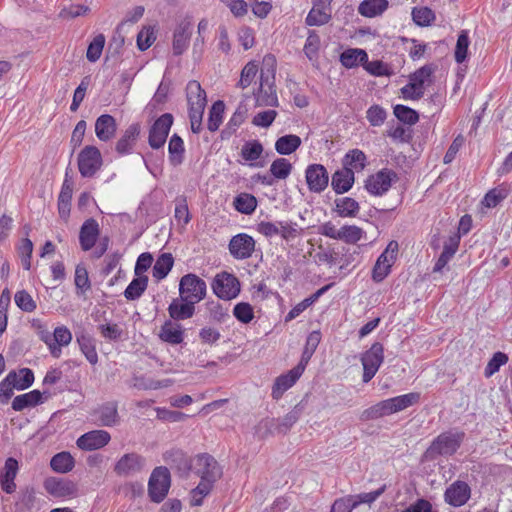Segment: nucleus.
I'll use <instances>...</instances> for the list:
<instances>
[{"mask_svg":"<svg viewBox=\"0 0 512 512\" xmlns=\"http://www.w3.org/2000/svg\"><path fill=\"white\" fill-rule=\"evenodd\" d=\"M365 70L373 76H390L392 70L390 66L380 60L368 61L364 65Z\"/></svg>","mask_w":512,"mask_h":512,"instance_id":"obj_58","label":"nucleus"},{"mask_svg":"<svg viewBox=\"0 0 512 512\" xmlns=\"http://www.w3.org/2000/svg\"><path fill=\"white\" fill-rule=\"evenodd\" d=\"M394 114L399 121L409 125H413L419 120L418 113L412 108L404 105H396L394 108Z\"/></svg>","mask_w":512,"mask_h":512,"instance_id":"obj_55","label":"nucleus"},{"mask_svg":"<svg viewBox=\"0 0 512 512\" xmlns=\"http://www.w3.org/2000/svg\"><path fill=\"white\" fill-rule=\"evenodd\" d=\"M195 472L202 479L217 480L222 476V469L214 457L200 454L195 459Z\"/></svg>","mask_w":512,"mask_h":512,"instance_id":"obj_16","label":"nucleus"},{"mask_svg":"<svg viewBox=\"0 0 512 512\" xmlns=\"http://www.w3.org/2000/svg\"><path fill=\"white\" fill-rule=\"evenodd\" d=\"M207 286L196 274H186L180 279L179 293L182 301L199 303L206 296Z\"/></svg>","mask_w":512,"mask_h":512,"instance_id":"obj_5","label":"nucleus"},{"mask_svg":"<svg viewBox=\"0 0 512 512\" xmlns=\"http://www.w3.org/2000/svg\"><path fill=\"white\" fill-rule=\"evenodd\" d=\"M33 381L34 374L32 370H30L29 368H23L19 371V373H16V379L14 382L16 384V389L24 390L30 387Z\"/></svg>","mask_w":512,"mask_h":512,"instance_id":"obj_63","label":"nucleus"},{"mask_svg":"<svg viewBox=\"0 0 512 512\" xmlns=\"http://www.w3.org/2000/svg\"><path fill=\"white\" fill-rule=\"evenodd\" d=\"M233 315L242 323H249L254 318L253 308L249 303L241 302L235 305Z\"/></svg>","mask_w":512,"mask_h":512,"instance_id":"obj_60","label":"nucleus"},{"mask_svg":"<svg viewBox=\"0 0 512 512\" xmlns=\"http://www.w3.org/2000/svg\"><path fill=\"white\" fill-rule=\"evenodd\" d=\"M321 340L320 332L313 331L309 334L306 340V346L304 349V352L302 354V358L300 362H303L305 366L307 365L309 359L311 358L312 354L315 352L317 346L319 345Z\"/></svg>","mask_w":512,"mask_h":512,"instance_id":"obj_57","label":"nucleus"},{"mask_svg":"<svg viewBox=\"0 0 512 512\" xmlns=\"http://www.w3.org/2000/svg\"><path fill=\"white\" fill-rule=\"evenodd\" d=\"M335 206L340 217H355L360 210L359 203L351 197L337 198Z\"/></svg>","mask_w":512,"mask_h":512,"instance_id":"obj_37","label":"nucleus"},{"mask_svg":"<svg viewBox=\"0 0 512 512\" xmlns=\"http://www.w3.org/2000/svg\"><path fill=\"white\" fill-rule=\"evenodd\" d=\"M105 45V36L103 34L96 35L88 46L86 57L90 62H96L103 51Z\"/></svg>","mask_w":512,"mask_h":512,"instance_id":"obj_54","label":"nucleus"},{"mask_svg":"<svg viewBox=\"0 0 512 512\" xmlns=\"http://www.w3.org/2000/svg\"><path fill=\"white\" fill-rule=\"evenodd\" d=\"M95 415H97L101 426L112 427L117 425L120 421L118 406L114 401L102 404L97 410H95Z\"/></svg>","mask_w":512,"mask_h":512,"instance_id":"obj_23","label":"nucleus"},{"mask_svg":"<svg viewBox=\"0 0 512 512\" xmlns=\"http://www.w3.org/2000/svg\"><path fill=\"white\" fill-rule=\"evenodd\" d=\"M465 434L459 431H446L438 435L427 448L424 458L429 461L439 456H451L461 446Z\"/></svg>","mask_w":512,"mask_h":512,"instance_id":"obj_3","label":"nucleus"},{"mask_svg":"<svg viewBox=\"0 0 512 512\" xmlns=\"http://www.w3.org/2000/svg\"><path fill=\"white\" fill-rule=\"evenodd\" d=\"M212 288L219 298L230 300L240 293V282L233 274L222 272L215 277Z\"/></svg>","mask_w":512,"mask_h":512,"instance_id":"obj_9","label":"nucleus"},{"mask_svg":"<svg viewBox=\"0 0 512 512\" xmlns=\"http://www.w3.org/2000/svg\"><path fill=\"white\" fill-rule=\"evenodd\" d=\"M386 111L379 105H373L367 110V119L372 126H380L386 119Z\"/></svg>","mask_w":512,"mask_h":512,"instance_id":"obj_64","label":"nucleus"},{"mask_svg":"<svg viewBox=\"0 0 512 512\" xmlns=\"http://www.w3.org/2000/svg\"><path fill=\"white\" fill-rule=\"evenodd\" d=\"M258 72V64L255 61L248 62L242 69L237 86L245 89L251 85Z\"/></svg>","mask_w":512,"mask_h":512,"instance_id":"obj_52","label":"nucleus"},{"mask_svg":"<svg viewBox=\"0 0 512 512\" xmlns=\"http://www.w3.org/2000/svg\"><path fill=\"white\" fill-rule=\"evenodd\" d=\"M72 341V333L66 326H58L54 329L50 354L59 358L62 354V347L68 346Z\"/></svg>","mask_w":512,"mask_h":512,"instance_id":"obj_24","label":"nucleus"},{"mask_svg":"<svg viewBox=\"0 0 512 512\" xmlns=\"http://www.w3.org/2000/svg\"><path fill=\"white\" fill-rule=\"evenodd\" d=\"M146 464L144 457L138 453H126L114 465V472L121 477H127L141 472Z\"/></svg>","mask_w":512,"mask_h":512,"instance_id":"obj_12","label":"nucleus"},{"mask_svg":"<svg viewBox=\"0 0 512 512\" xmlns=\"http://www.w3.org/2000/svg\"><path fill=\"white\" fill-rule=\"evenodd\" d=\"M264 64L270 65L271 70H268V72H270V75H265L264 72H261L260 87L258 89L257 94L255 95L256 105L277 107L279 105V102L276 86L274 84V56L266 55L264 57Z\"/></svg>","mask_w":512,"mask_h":512,"instance_id":"obj_4","label":"nucleus"},{"mask_svg":"<svg viewBox=\"0 0 512 512\" xmlns=\"http://www.w3.org/2000/svg\"><path fill=\"white\" fill-rule=\"evenodd\" d=\"M383 361V345L379 342H375L361 357L363 365V382L368 383L375 376Z\"/></svg>","mask_w":512,"mask_h":512,"instance_id":"obj_8","label":"nucleus"},{"mask_svg":"<svg viewBox=\"0 0 512 512\" xmlns=\"http://www.w3.org/2000/svg\"><path fill=\"white\" fill-rule=\"evenodd\" d=\"M433 71L431 66L425 65L410 76V82L424 92L425 87L432 83Z\"/></svg>","mask_w":512,"mask_h":512,"instance_id":"obj_45","label":"nucleus"},{"mask_svg":"<svg viewBox=\"0 0 512 512\" xmlns=\"http://www.w3.org/2000/svg\"><path fill=\"white\" fill-rule=\"evenodd\" d=\"M292 170L291 163L285 158L274 160L270 166L271 174L277 179H286Z\"/></svg>","mask_w":512,"mask_h":512,"instance_id":"obj_53","label":"nucleus"},{"mask_svg":"<svg viewBox=\"0 0 512 512\" xmlns=\"http://www.w3.org/2000/svg\"><path fill=\"white\" fill-rule=\"evenodd\" d=\"M301 138L294 134L279 137L275 142V150L281 155H290L301 145Z\"/></svg>","mask_w":512,"mask_h":512,"instance_id":"obj_32","label":"nucleus"},{"mask_svg":"<svg viewBox=\"0 0 512 512\" xmlns=\"http://www.w3.org/2000/svg\"><path fill=\"white\" fill-rule=\"evenodd\" d=\"M148 286L147 276H137L134 278L124 291L127 300H136L141 297Z\"/></svg>","mask_w":512,"mask_h":512,"instance_id":"obj_43","label":"nucleus"},{"mask_svg":"<svg viewBox=\"0 0 512 512\" xmlns=\"http://www.w3.org/2000/svg\"><path fill=\"white\" fill-rule=\"evenodd\" d=\"M255 250V240L248 234L240 233L233 236L229 242V251L236 259H247Z\"/></svg>","mask_w":512,"mask_h":512,"instance_id":"obj_14","label":"nucleus"},{"mask_svg":"<svg viewBox=\"0 0 512 512\" xmlns=\"http://www.w3.org/2000/svg\"><path fill=\"white\" fill-rule=\"evenodd\" d=\"M170 472L166 467L155 468L148 482V494L155 503H160L166 497L170 488Z\"/></svg>","mask_w":512,"mask_h":512,"instance_id":"obj_6","label":"nucleus"},{"mask_svg":"<svg viewBox=\"0 0 512 512\" xmlns=\"http://www.w3.org/2000/svg\"><path fill=\"white\" fill-rule=\"evenodd\" d=\"M170 162L176 166L182 163L184 153V143L180 136L174 134L168 144Z\"/></svg>","mask_w":512,"mask_h":512,"instance_id":"obj_46","label":"nucleus"},{"mask_svg":"<svg viewBox=\"0 0 512 512\" xmlns=\"http://www.w3.org/2000/svg\"><path fill=\"white\" fill-rule=\"evenodd\" d=\"M45 490L54 497H66L74 494L75 485L68 480L55 477L47 478L44 481Z\"/></svg>","mask_w":512,"mask_h":512,"instance_id":"obj_22","label":"nucleus"},{"mask_svg":"<svg viewBox=\"0 0 512 512\" xmlns=\"http://www.w3.org/2000/svg\"><path fill=\"white\" fill-rule=\"evenodd\" d=\"M508 362V356L503 352H496L485 368V376L490 377L499 371L500 367Z\"/></svg>","mask_w":512,"mask_h":512,"instance_id":"obj_61","label":"nucleus"},{"mask_svg":"<svg viewBox=\"0 0 512 512\" xmlns=\"http://www.w3.org/2000/svg\"><path fill=\"white\" fill-rule=\"evenodd\" d=\"M420 394L411 392L408 394L396 396L372 405L371 407L362 411L360 415L361 421H370L388 416L407 409L410 406L418 403Z\"/></svg>","mask_w":512,"mask_h":512,"instance_id":"obj_1","label":"nucleus"},{"mask_svg":"<svg viewBox=\"0 0 512 512\" xmlns=\"http://www.w3.org/2000/svg\"><path fill=\"white\" fill-rule=\"evenodd\" d=\"M168 312L174 320H185L194 315L195 303L174 299L168 307Z\"/></svg>","mask_w":512,"mask_h":512,"instance_id":"obj_30","label":"nucleus"},{"mask_svg":"<svg viewBox=\"0 0 512 512\" xmlns=\"http://www.w3.org/2000/svg\"><path fill=\"white\" fill-rule=\"evenodd\" d=\"M331 20V11L314 8L309 11L305 23L307 26H322Z\"/></svg>","mask_w":512,"mask_h":512,"instance_id":"obj_48","label":"nucleus"},{"mask_svg":"<svg viewBox=\"0 0 512 512\" xmlns=\"http://www.w3.org/2000/svg\"><path fill=\"white\" fill-rule=\"evenodd\" d=\"M388 7L387 0H364L358 7V12L365 17H375L382 14Z\"/></svg>","mask_w":512,"mask_h":512,"instance_id":"obj_34","label":"nucleus"},{"mask_svg":"<svg viewBox=\"0 0 512 512\" xmlns=\"http://www.w3.org/2000/svg\"><path fill=\"white\" fill-rule=\"evenodd\" d=\"M16 305L24 312H32L36 309V302L25 290L18 291L14 297Z\"/></svg>","mask_w":512,"mask_h":512,"instance_id":"obj_59","label":"nucleus"},{"mask_svg":"<svg viewBox=\"0 0 512 512\" xmlns=\"http://www.w3.org/2000/svg\"><path fill=\"white\" fill-rule=\"evenodd\" d=\"M16 372L11 371L6 378L0 382V402L6 404L13 395L15 384Z\"/></svg>","mask_w":512,"mask_h":512,"instance_id":"obj_50","label":"nucleus"},{"mask_svg":"<svg viewBox=\"0 0 512 512\" xmlns=\"http://www.w3.org/2000/svg\"><path fill=\"white\" fill-rule=\"evenodd\" d=\"M77 342L81 352L85 355L90 364L95 365L98 362V355L95 347L94 339L89 335H81L77 337Z\"/></svg>","mask_w":512,"mask_h":512,"instance_id":"obj_44","label":"nucleus"},{"mask_svg":"<svg viewBox=\"0 0 512 512\" xmlns=\"http://www.w3.org/2000/svg\"><path fill=\"white\" fill-rule=\"evenodd\" d=\"M111 440L110 433L105 430H92L81 435L77 441V447L84 451L101 449Z\"/></svg>","mask_w":512,"mask_h":512,"instance_id":"obj_15","label":"nucleus"},{"mask_svg":"<svg viewBox=\"0 0 512 512\" xmlns=\"http://www.w3.org/2000/svg\"><path fill=\"white\" fill-rule=\"evenodd\" d=\"M340 61L346 68H353L359 64L364 66L367 62V53L363 49H347L341 54Z\"/></svg>","mask_w":512,"mask_h":512,"instance_id":"obj_35","label":"nucleus"},{"mask_svg":"<svg viewBox=\"0 0 512 512\" xmlns=\"http://www.w3.org/2000/svg\"><path fill=\"white\" fill-rule=\"evenodd\" d=\"M73 193V182L68 176L66 171L65 179L62 184V188L58 197V211L59 215L63 219H67L70 214L71 200Z\"/></svg>","mask_w":512,"mask_h":512,"instance_id":"obj_25","label":"nucleus"},{"mask_svg":"<svg viewBox=\"0 0 512 512\" xmlns=\"http://www.w3.org/2000/svg\"><path fill=\"white\" fill-rule=\"evenodd\" d=\"M366 164V155L359 149L350 150L343 158V167L351 168L354 173L362 171Z\"/></svg>","mask_w":512,"mask_h":512,"instance_id":"obj_33","label":"nucleus"},{"mask_svg":"<svg viewBox=\"0 0 512 512\" xmlns=\"http://www.w3.org/2000/svg\"><path fill=\"white\" fill-rule=\"evenodd\" d=\"M50 466L57 473H67L74 468L75 461L69 452H60L52 457Z\"/></svg>","mask_w":512,"mask_h":512,"instance_id":"obj_39","label":"nucleus"},{"mask_svg":"<svg viewBox=\"0 0 512 512\" xmlns=\"http://www.w3.org/2000/svg\"><path fill=\"white\" fill-rule=\"evenodd\" d=\"M78 169L82 177H93L102 166V155L95 146H85L78 154Z\"/></svg>","mask_w":512,"mask_h":512,"instance_id":"obj_7","label":"nucleus"},{"mask_svg":"<svg viewBox=\"0 0 512 512\" xmlns=\"http://www.w3.org/2000/svg\"><path fill=\"white\" fill-rule=\"evenodd\" d=\"M42 394L39 390H33L28 393L16 396L12 401V408L15 411L35 406L41 402Z\"/></svg>","mask_w":512,"mask_h":512,"instance_id":"obj_36","label":"nucleus"},{"mask_svg":"<svg viewBox=\"0 0 512 512\" xmlns=\"http://www.w3.org/2000/svg\"><path fill=\"white\" fill-rule=\"evenodd\" d=\"M412 19L419 26H427L435 19V15L428 7H415L412 10Z\"/></svg>","mask_w":512,"mask_h":512,"instance_id":"obj_56","label":"nucleus"},{"mask_svg":"<svg viewBox=\"0 0 512 512\" xmlns=\"http://www.w3.org/2000/svg\"><path fill=\"white\" fill-rule=\"evenodd\" d=\"M305 370V364L299 362L293 369L288 371L286 374H282L276 378L272 387V397L279 399L282 397L285 391L291 388L296 381L300 378Z\"/></svg>","mask_w":512,"mask_h":512,"instance_id":"obj_13","label":"nucleus"},{"mask_svg":"<svg viewBox=\"0 0 512 512\" xmlns=\"http://www.w3.org/2000/svg\"><path fill=\"white\" fill-rule=\"evenodd\" d=\"M470 40L468 37V32L466 30H462L458 36L456 47H455V61L457 63H463L468 54V48H469Z\"/></svg>","mask_w":512,"mask_h":512,"instance_id":"obj_51","label":"nucleus"},{"mask_svg":"<svg viewBox=\"0 0 512 512\" xmlns=\"http://www.w3.org/2000/svg\"><path fill=\"white\" fill-rule=\"evenodd\" d=\"M471 496V489L464 481H455L445 491V501L453 507H461Z\"/></svg>","mask_w":512,"mask_h":512,"instance_id":"obj_18","label":"nucleus"},{"mask_svg":"<svg viewBox=\"0 0 512 512\" xmlns=\"http://www.w3.org/2000/svg\"><path fill=\"white\" fill-rule=\"evenodd\" d=\"M397 252L398 243L391 241L374 265L372 278L375 282H381L388 276L390 268L396 259Z\"/></svg>","mask_w":512,"mask_h":512,"instance_id":"obj_10","label":"nucleus"},{"mask_svg":"<svg viewBox=\"0 0 512 512\" xmlns=\"http://www.w3.org/2000/svg\"><path fill=\"white\" fill-rule=\"evenodd\" d=\"M306 182L310 191L320 193L326 189L329 176L321 164H311L306 169Z\"/></svg>","mask_w":512,"mask_h":512,"instance_id":"obj_17","label":"nucleus"},{"mask_svg":"<svg viewBox=\"0 0 512 512\" xmlns=\"http://www.w3.org/2000/svg\"><path fill=\"white\" fill-rule=\"evenodd\" d=\"M191 36V25L189 22L180 23L173 34V53L181 55L187 48Z\"/></svg>","mask_w":512,"mask_h":512,"instance_id":"obj_28","label":"nucleus"},{"mask_svg":"<svg viewBox=\"0 0 512 512\" xmlns=\"http://www.w3.org/2000/svg\"><path fill=\"white\" fill-rule=\"evenodd\" d=\"M233 204L238 212L250 215L257 207V199L252 194L240 193L234 198Z\"/></svg>","mask_w":512,"mask_h":512,"instance_id":"obj_41","label":"nucleus"},{"mask_svg":"<svg viewBox=\"0 0 512 512\" xmlns=\"http://www.w3.org/2000/svg\"><path fill=\"white\" fill-rule=\"evenodd\" d=\"M459 245V240L455 237L450 238L449 243H445L443 251L435 263L434 272H440L454 256Z\"/></svg>","mask_w":512,"mask_h":512,"instance_id":"obj_42","label":"nucleus"},{"mask_svg":"<svg viewBox=\"0 0 512 512\" xmlns=\"http://www.w3.org/2000/svg\"><path fill=\"white\" fill-rule=\"evenodd\" d=\"M225 109V104L223 101L218 100L213 103L210 111L207 127L211 132L218 130L219 126L222 123L223 113Z\"/></svg>","mask_w":512,"mask_h":512,"instance_id":"obj_47","label":"nucleus"},{"mask_svg":"<svg viewBox=\"0 0 512 512\" xmlns=\"http://www.w3.org/2000/svg\"><path fill=\"white\" fill-rule=\"evenodd\" d=\"M364 231L356 225H344L340 228L339 240L355 244L362 239Z\"/></svg>","mask_w":512,"mask_h":512,"instance_id":"obj_49","label":"nucleus"},{"mask_svg":"<svg viewBox=\"0 0 512 512\" xmlns=\"http://www.w3.org/2000/svg\"><path fill=\"white\" fill-rule=\"evenodd\" d=\"M160 338L170 344H179L183 341V331L180 325L167 321L161 328Z\"/></svg>","mask_w":512,"mask_h":512,"instance_id":"obj_38","label":"nucleus"},{"mask_svg":"<svg viewBox=\"0 0 512 512\" xmlns=\"http://www.w3.org/2000/svg\"><path fill=\"white\" fill-rule=\"evenodd\" d=\"M18 461L9 457L6 459L3 471L0 473V485L4 492L12 494L16 490L15 478L18 473Z\"/></svg>","mask_w":512,"mask_h":512,"instance_id":"obj_20","label":"nucleus"},{"mask_svg":"<svg viewBox=\"0 0 512 512\" xmlns=\"http://www.w3.org/2000/svg\"><path fill=\"white\" fill-rule=\"evenodd\" d=\"M392 175L395 176L391 171L381 170L370 176L365 184L367 191L373 195L384 194L391 187Z\"/></svg>","mask_w":512,"mask_h":512,"instance_id":"obj_19","label":"nucleus"},{"mask_svg":"<svg viewBox=\"0 0 512 512\" xmlns=\"http://www.w3.org/2000/svg\"><path fill=\"white\" fill-rule=\"evenodd\" d=\"M174 259L171 253L161 254L153 266V277L158 280L165 278L171 271Z\"/></svg>","mask_w":512,"mask_h":512,"instance_id":"obj_40","label":"nucleus"},{"mask_svg":"<svg viewBox=\"0 0 512 512\" xmlns=\"http://www.w3.org/2000/svg\"><path fill=\"white\" fill-rule=\"evenodd\" d=\"M140 133L139 124L130 125L122 135V137L118 140L116 144V151L119 154L129 153L136 142V139Z\"/></svg>","mask_w":512,"mask_h":512,"instance_id":"obj_31","label":"nucleus"},{"mask_svg":"<svg viewBox=\"0 0 512 512\" xmlns=\"http://www.w3.org/2000/svg\"><path fill=\"white\" fill-rule=\"evenodd\" d=\"M173 124V116L170 113L161 115L152 125L148 142L151 148L159 149L166 142L170 128Z\"/></svg>","mask_w":512,"mask_h":512,"instance_id":"obj_11","label":"nucleus"},{"mask_svg":"<svg viewBox=\"0 0 512 512\" xmlns=\"http://www.w3.org/2000/svg\"><path fill=\"white\" fill-rule=\"evenodd\" d=\"M354 180L352 169L343 167L332 175L331 186L337 194H342L350 190Z\"/></svg>","mask_w":512,"mask_h":512,"instance_id":"obj_27","label":"nucleus"},{"mask_svg":"<svg viewBox=\"0 0 512 512\" xmlns=\"http://www.w3.org/2000/svg\"><path fill=\"white\" fill-rule=\"evenodd\" d=\"M264 151L263 145L258 140H250L244 143L240 155L245 162L252 167H262L263 163H256Z\"/></svg>","mask_w":512,"mask_h":512,"instance_id":"obj_29","label":"nucleus"},{"mask_svg":"<svg viewBox=\"0 0 512 512\" xmlns=\"http://www.w3.org/2000/svg\"><path fill=\"white\" fill-rule=\"evenodd\" d=\"M186 96L189 105L191 130L198 134L202 130V118L206 107V93L196 80L189 81L186 86Z\"/></svg>","mask_w":512,"mask_h":512,"instance_id":"obj_2","label":"nucleus"},{"mask_svg":"<svg viewBox=\"0 0 512 512\" xmlns=\"http://www.w3.org/2000/svg\"><path fill=\"white\" fill-rule=\"evenodd\" d=\"M100 233L98 222L93 219H87L81 226L79 233V241L84 251H89L95 245Z\"/></svg>","mask_w":512,"mask_h":512,"instance_id":"obj_21","label":"nucleus"},{"mask_svg":"<svg viewBox=\"0 0 512 512\" xmlns=\"http://www.w3.org/2000/svg\"><path fill=\"white\" fill-rule=\"evenodd\" d=\"M33 252V243L30 239L25 238L22 240L21 245L18 248V253L21 257L22 266L25 270H29L31 267V255Z\"/></svg>","mask_w":512,"mask_h":512,"instance_id":"obj_62","label":"nucleus"},{"mask_svg":"<svg viewBox=\"0 0 512 512\" xmlns=\"http://www.w3.org/2000/svg\"><path fill=\"white\" fill-rule=\"evenodd\" d=\"M117 129L116 121L113 116L103 114L95 122V133L101 141H108L115 135Z\"/></svg>","mask_w":512,"mask_h":512,"instance_id":"obj_26","label":"nucleus"}]
</instances>
